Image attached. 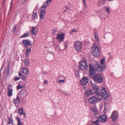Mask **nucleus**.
Returning a JSON list of instances; mask_svg holds the SVG:
<instances>
[{
  "mask_svg": "<svg viewBox=\"0 0 125 125\" xmlns=\"http://www.w3.org/2000/svg\"><path fill=\"white\" fill-rule=\"evenodd\" d=\"M73 30L71 31H70V34H73Z\"/></svg>",
  "mask_w": 125,
  "mask_h": 125,
  "instance_id": "obj_45",
  "label": "nucleus"
},
{
  "mask_svg": "<svg viewBox=\"0 0 125 125\" xmlns=\"http://www.w3.org/2000/svg\"><path fill=\"white\" fill-rule=\"evenodd\" d=\"M22 43L24 47L26 48H27L28 46H31L32 45L31 42L29 40L27 39L23 40Z\"/></svg>",
  "mask_w": 125,
  "mask_h": 125,
  "instance_id": "obj_7",
  "label": "nucleus"
},
{
  "mask_svg": "<svg viewBox=\"0 0 125 125\" xmlns=\"http://www.w3.org/2000/svg\"><path fill=\"white\" fill-rule=\"evenodd\" d=\"M13 122V121L12 118L11 117L9 119L8 124H10L12 123Z\"/></svg>",
  "mask_w": 125,
  "mask_h": 125,
  "instance_id": "obj_30",
  "label": "nucleus"
},
{
  "mask_svg": "<svg viewBox=\"0 0 125 125\" xmlns=\"http://www.w3.org/2000/svg\"><path fill=\"white\" fill-rule=\"evenodd\" d=\"M30 35V34L29 32H28L27 33L24 34L23 35L21 36L20 38H25L29 36Z\"/></svg>",
  "mask_w": 125,
  "mask_h": 125,
  "instance_id": "obj_25",
  "label": "nucleus"
},
{
  "mask_svg": "<svg viewBox=\"0 0 125 125\" xmlns=\"http://www.w3.org/2000/svg\"><path fill=\"white\" fill-rule=\"evenodd\" d=\"M18 111L19 112L20 115H23L24 116V118H25L26 117V113L24 112L22 108L19 109H18Z\"/></svg>",
  "mask_w": 125,
  "mask_h": 125,
  "instance_id": "obj_15",
  "label": "nucleus"
},
{
  "mask_svg": "<svg viewBox=\"0 0 125 125\" xmlns=\"http://www.w3.org/2000/svg\"><path fill=\"white\" fill-rule=\"evenodd\" d=\"M98 120L101 123H105L107 121V117L106 115H103L99 117Z\"/></svg>",
  "mask_w": 125,
  "mask_h": 125,
  "instance_id": "obj_8",
  "label": "nucleus"
},
{
  "mask_svg": "<svg viewBox=\"0 0 125 125\" xmlns=\"http://www.w3.org/2000/svg\"><path fill=\"white\" fill-rule=\"evenodd\" d=\"M82 46V43L80 42L76 41L74 42L73 47L77 52H79L81 51Z\"/></svg>",
  "mask_w": 125,
  "mask_h": 125,
  "instance_id": "obj_6",
  "label": "nucleus"
},
{
  "mask_svg": "<svg viewBox=\"0 0 125 125\" xmlns=\"http://www.w3.org/2000/svg\"><path fill=\"white\" fill-rule=\"evenodd\" d=\"M88 82V78L84 76L80 81V83L82 85H85L87 84Z\"/></svg>",
  "mask_w": 125,
  "mask_h": 125,
  "instance_id": "obj_10",
  "label": "nucleus"
},
{
  "mask_svg": "<svg viewBox=\"0 0 125 125\" xmlns=\"http://www.w3.org/2000/svg\"><path fill=\"white\" fill-rule=\"evenodd\" d=\"M27 48V49L26 50L25 54L26 56L28 57L29 56L30 53L31 51V48Z\"/></svg>",
  "mask_w": 125,
  "mask_h": 125,
  "instance_id": "obj_23",
  "label": "nucleus"
},
{
  "mask_svg": "<svg viewBox=\"0 0 125 125\" xmlns=\"http://www.w3.org/2000/svg\"><path fill=\"white\" fill-rule=\"evenodd\" d=\"M21 75H22V74L21 73H19V75L20 76V77H21Z\"/></svg>",
  "mask_w": 125,
  "mask_h": 125,
  "instance_id": "obj_48",
  "label": "nucleus"
},
{
  "mask_svg": "<svg viewBox=\"0 0 125 125\" xmlns=\"http://www.w3.org/2000/svg\"><path fill=\"white\" fill-rule=\"evenodd\" d=\"M52 0H47L46 3L47 4H49L51 2Z\"/></svg>",
  "mask_w": 125,
  "mask_h": 125,
  "instance_id": "obj_37",
  "label": "nucleus"
},
{
  "mask_svg": "<svg viewBox=\"0 0 125 125\" xmlns=\"http://www.w3.org/2000/svg\"><path fill=\"white\" fill-rule=\"evenodd\" d=\"M21 78L24 81H25L26 80V76L24 75H23L21 76Z\"/></svg>",
  "mask_w": 125,
  "mask_h": 125,
  "instance_id": "obj_33",
  "label": "nucleus"
},
{
  "mask_svg": "<svg viewBox=\"0 0 125 125\" xmlns=\"http://www.w3.org/2000/svg\"><path fill=\"white\" fill-rule=\"evenodd\" d=\"M58 82L59 83H64L65 82V81L64 80H58Z\"/></svg>",
  "mask_w": 125,
  "mask_h": 125,
  "instance_id": "obj_42",
  "label": "nucleus"
},
{
  "mask_svg": "<svg viewBox=\"0 0 125 125\" xmlns=\"http://www.w3.org/2000/svg\"><path fill=\"white\" fill-rule=\"evenodd\" d=\"M103 107V105H101L100 106V109H101L102 108V107Z\"/></svg>",
  "mask_w": 125,
  "mask_h": 125,
  "instance_id": "obj_46",
  "label": "nucleus"
},
{
  "mask_svg": "<svg viewBox=\"0 0 125 125\" xmlns=\"http://www.w3.org/2000/svg\"><path fill=\"white\" fill-rule=\"evenodd\" d=\"M22 2L23 3H24V2L26 0H21Z\"/></svg>",
  "mask_w": 125,
  "mask_h": 125,
  "instance_id": "obj_49",
  "label": "nucleus"
},
{
  "mask_svg": "<svg viewBox=\"0 0 125 125\" xmlns=\"http://www.w3.org/2000/svg\"><path fill=\"white\" fill-rule=\"evenodd\" d=\"M16 29V26H15L13 28V32H14L15 31Z\"/></svg>",
  "mask_w": 125,
  "mask_h": 125,
  "instance_id": "obj_44",
  "label": "nucleus"
},
{
  "mask_svg": "<svg viewBox=\"0 0 125 125\" xmlns=\"http://www.w3.org/2000/svg\"><path fill=\"white\" fill-rule=\"evenodd\" d=\"M23 88V87L20 84H19L17 87V88L18 89H22Z\"/></svg>",
  "mask_w": 125,
  "mask_h": 125,
  "instance_id": "obj_34",
  "label": "nucleus"
},
{
  "mask_svg": "<svg viewBox=\"0 0 125 125\" xmlns=\"http://www.w3.org/2000/svg\"><path fill=\"white\" fill-rule=\"evenodd\" d=\"M73 31L74 32L76 33L78 32V31L76 29H74L73 30Z\"/></svg>",
  "mask_w": 125,
  "mask_h": 125,
  "instance_id": "obj_43",
  "label": "nucleus"
},
{
  "mask_svg": "<svg viewBox=\"0 0 125 125\" xmlns=\"http://www.w3.org/2000/svg\"><path fill=\"white\" fill-rule=\"evenodd\" d=\"M23 62L25 66H28L30 65V62L29 59H25L23 61Z\"/></svg>",
  "mask_w": 125,
  "mask_h": 125,
  "instance_id": "obj_20",
  "label": "nucleus"
},
{
  "mask_svg": "<svg viewBox=\"0 0 125 125\" xmlns=\"http://www.w3.org/2000/svg\"><path fill=\"white\" fill-rule=\"evenodd\" d=\"M85 95L87 96H89L94 94L93 91L90 89H88L85 92Z\"/></svg>",
  "mask_w": 125,
  "mask_h": 125,
  "instance_id": "obj_19",
  "label": "nucleus"
},
{
  "mask_svg": "<svg viewBox=\"0 0 125 125\" xmlns=\"http://www.w3.org/2000/svg\"><path fill=\"white\" fill-rule=\"evenodd\" d=\"M20 77H17V76L16 77L14 80L15 81H18V80L20 79Z\"/></svg>",
  "mask_w": 125,
  "mask_h": 125,
  "instance_id": "obj_41",
  "label": "nucleus"
},
{
  "mask_svg": "<svg viewBox=\"0 0 125 125\" xmlns=\"http://www.w3.org/2000/svg\"><path fill=\"white\" fill-rule=\"evenodd\" d=\"M117 112L116 111H114L113 112L110 116L113 122H115L117 118Z\"/></svg>",
  "mask_w": 125,
  "mask_h": 125,
  "instance_id": "obj_11",
  "label": "nucleus"
},
{
  "mask_svg": "<svg viewBox=\"0 0 125 125\" xmlns=\"http://www.w3.org/2000/svg\"><path fill=\"white\" fill-rule=\"evenodd\" d=\"M75 74L77 76V77H78L79 76V74L78 71H76L75 72Z\"/></svg>",
  "mask_w": 125,
  "mask_h": 125,
  "instance_id": "obj_38",
  "label": "nucleus"
},
{
  "mask_svg": "<svg viewBox=\"0 0 125 125\" xmlns=\"http://www.w3.org/2000/svg\"><path fill=\"white\" fill-rule=\"evenodd\" d=\"M21 70L22 73L24 75L28 74L29 71V69L26 67L22 68Z\"/></svg>",
  "mask_w": 125,
  "mask_h": 125,
  "instance_id": "obj_17",
  "label": "nucleus"
},
{
  "mask_svg": "<svg viewBox=\"0 0 125 125\" xmlns=\"http://www.w3.org/2000/svg\"><path fill=\"white\" fill-rule=\"evenodd\" d=\"M65 7L66 8V10H67L69 9V8L67 6H66Z\"/></svg>",
  "mask_w": 125,
  "mask_h": 125,
  "instance_id": "obj_47",
  "label": "nucleus"
},
{
  "mask_svg": "<svg viewBox=\"0 0 125 125\" xmlns=\"http://www.w3.org/2000/svg\"><path fill=\"white\" fill-rule=\"evenodd\" d=\"M12 87V85L10 84H9L8 86L7 87L8 90L7 94L8 96L9 97L13 95V90L10 88V87Z\"/></svg>",
  "mask_w": 125,
  "mask_h": 125,
  "instance_id": "obj_12",
  "label": "nucleus"
},
{
  "mask_svg": "<svg viewBox=\"0 0 125 125\" xmlns=\"http://www.w3.org/2000/svg\"><path fill=\"white\" fill-rule=\"evenodd\" d=\"M11 6H10V10H11Z\"/></svg>",
  "mask_w": 125,
  "mask_h": 125,
  "instance_id": "obj_51",
  "label": "nucleus"
},
{
  "mask_svg": "<svg viewBox=\"0 0 125 125\" xmlns=\"http://www.w3.org/2000/svg\"><path fill=\"white\" fill-rule=\"evenodd\" d=\"M83 4L84 5V7L85 8H86L87 7V6L86 5V3H85V1H83Z\"/></svg>",
  "mask_w": 125,
  "mask_h": 125,
  "instance_id": "obj_40",
  "label": "nucleus"
},
{
  "mask_svg": "<svg viewBox=\"0 0 125 125\" xmlns=\"http://www.w3.org/2000/svg\"><path fill=\"white\" fill-rule=\"evenodd\" d=\"M105 59H102L100 60V64L103 66H105Z\"/></svg>",
  "mask_w": 125,
  "mask_h": 125,
  "instance_id": "obj_29",
  "label": "nucleus"
},
{
  "mask_svg": "<svg viewBox=\"0 0 125 125\" xmlns=\"http://www.w3.org/2000/svg\"><path fill=\"white\" fill-rule=\"evenodd\" d=\"M91 87H92V89H94L97 87V85L95 83L91 82Z\"/></svg>",
  "mask_w": 125,
  "mask_h": 125,
  "instance_id": "obj_27",
  "label": "nucleus"
},
{
  "mask_svg": "<svg viewBox=\"0 0 125 125\" xmlns=\"http://www.w3.org/2000/svg\"><path fill=\"white\" fill-rule=\"evenodd\" d=\"M94 37V40L95 41L98 42L99 41V36L98 33H95Z\"/></svg>",
  "mask_w": 125,
  "mask_h": 125,
  "instance_id": "obj_22",
  "label": "nucleus"
},
{
  "mask_svg": "<svg viewBox=\"0 0 125 125\" xmlns=\"http://www.w3.org/2000/svg\"><path fill=\"white\" fill-rule=\"evenodd\" d=\"M91 52L94 56H97L99 55V49L96 43H94L92 46Z\"/></svg>",
  "mask_w": 125,
  "mask_h": 125,
  "instance_id": "obj_4",
  "label": "nucleus"
},
{
  "mask_svg": "<svg viewBox=\"0 0 125 125\" xmlns=\"http://www.w3.org/2000/svg\"><path fill=\"white\" fill-rule=\"evenodd\" d=\"M104 107H105V109H106V107H105V105Z\"/></svg>",
  "mask_w": 125,
  "mask_h": 125,
  "instance_id": "obj_54",
  "label": "nucleus"
},
{
  "mask_svg": "<svg viewBox=\"0 0 125 125\" xmlns=\"http://www.w3.org/2000/svg\"><path fill=\"white\" fill-rule=\"evenodd\" d=\"M95 72H89V76L96 82L98 83H102L103 78L101 75L99 74H95Z\"/></svg>",
  "mask_w": 125,
  "mask_h": 125,
  "instance_id": "obj_2",
  "label": "nucleus"
},
{
  "mask_svg": "<svg viewBox=\"0 0 125 125\" xmlns=\"http://www.w3.org/2000/svg\"><path fill=\"white\" fill-rule=\"evenodd\" d=\"M27 92L25 91L21 90L19 92V94L22 97H25L27 96Z\"/></svg>",
  "mask_w": 125,
  "mask_h": 125,
  "instance_id": "obj_18",
  "label": "nucleus"
},
{
  "mask_svg": "<svg viewBox=\"0 0 125 125\" xmlns=\"http://www.w3.org/2000/svg\"><path fill=\"white\" fill-rule=\"evenodd\" d=\"M93 123L94 124L96 125H98L99 124V123L98 122V121L97 120H96L94 122H93Z\"/></svg>",
  "mask_w": 125,
  "mask_h": 125,
  "instance_id": "obj_39",
  "label": "nucleus"
},
{
  "mask_svg": "<svg viewBox=\"0 0 125 125\" xmlns=\"http://www.w3.org/2000/svg\"><path fill=\"white\" fill-rule=\"evenodd\" d=\"M43 83L44 84L46 85H47L48 83V81L46 80H45L43 81Z\"/></svg>",
  "mask_w": 125,
  "mask_h": 125,
  "instance_id": "obj_35",
  "label": "nucleus"
},
{
  "mask_svg": "<svg viewBox=\"0 0 125 125\" xmlns=\"http://www.w3.org/2000/svg\"><path fill=\"white\" fill-rule=\"evenodd\" d=\"M37 16V12L34 13L32 16V19H35Z\"/></svg>",
  "mask_w": 125,
  "mask_h": 125,
  "instance_id": "obj_32",
  "label": "nucleus"
},
{
  "mask_svg": "<svg viewBox=\"0 0 125 125\" xmlns=\"http://www.w3.org/2000/svg\"><path fill=\"white\" fill-rule=\"evenodd\" d=\"M46 13V11L44 9H41L39 15L40 18L42 20L44 18V16Z\"/></svg>",
  "mask_w": 125,
  "mask_h": 125,
  "instance_id": "obj_14",
  "label": "nucleus"
},
{
  "mask_svg": "<svg viewBox=\"0 0 125 125\" xmlns=\"http://www.w3.org/2000/svg\"><path fill=\"white\" fill-rule=\"evenodd\" d=\"M47 4L46 5H43L41 7V9H44L45 10V9L46 7L47 6Z\"/></svg>",
  "mask_w": 125,
  "mask_h": 125,
  "instance_id": "obj_36",
  "label": "nucleus"
},
{
  "mask_svg": "<svg viewBox=\"0 0 125 125\" xmlns=\"http://www.w3.org/2000/svg\"><path fill=\"white\" fill-rule=\"evenodd\" d=\"M17 119L18 120L17 125H22V123L21 122L20 118H17Z\"/></svg>",
  "mask_w": 125,
  "mask_h": 125,
  "instance_id": "obj_31",
  "label": "nucleus"
},
{
  "mask_svg": "<svg viewBox=\"0 0 125 125\" xmlns=\"http://www.w3.org/2000/svg\"><path fill=\"white\" fill-rule=\"evenodd\" d=\"M83 1H85V0H83Z\"/></svg>",
  "mask_w": 125,
  "mask_h": 125,
  "instance_id": "obj_53",
  "label": "nucleus"
},
{
  "mask_svg": "<svg viewBox=\"0 0 125 125\" xmlns=\"http://www.w3.org/2000/svg\"><path fill=\"white\" fill-rule=\"evenodd\" d=\"M104 9H105L106 11L108 13H110V7L107 6H104Z\"/></svg>",
  "mask_w": 125,
  "mask_h": 125,
  "instance_id": "obj_28",
  "label": "nucleus"
},
{
  "mask_svg": "<svg viewBox=\"0 0 125 125\" xmlns=\"http://www.w3.org/2000/svg\"><path fill=\"white\" fill-rule=\"evenodd\" d=\"M4 0V1H5V0Z\"/></svg>",
  "mask_w": 125,
  "mask_h": 125,
  "instance_id": "obj_55",
  "label": "nucleus"
},
{
  "mask_svg": "<svg viewBox=\"0 0 125 125\" xmlns=\"http://www.w3.org/2000/svg\"><path fill=\"white\" fill-rule=\"evenodd\" d=\"M12 1L11 2V3H10V5H11H11H12Z\"/></svg>",
  "mask_w": 125,
  "mask_h": 125,
  "instance_id": "obj_50",
  "label": "nucleus"
},
{
  "mask_svg": "<svg viewBox=\"0 0 125 125\" xmlns=\"http://www.w3.org/2000/svg\"><path fill=\"white\" fill-rule=\"evenodd\" d=\"M93 91V93H94V94H95L96 96H98V95H101L102 97L103 96L101 95H99L100 94V92L99 89V88L98 87H97L94 89H92Z\"/></svg>",
  "mask_w": 125,
  "mask_h": 125,
  "instance_id": "obj_16",
  "label": "nucleus"
},
{
  "mask_svg": "<svg viewBox=\"0 0 125 125\" xmlns=\"http://www.w3.org/2000/svg\"><path fill=\"white\" fill-rule=\"evenodd\" d=\"M79 66L80 69L83 70H85L88 68V66L86 60L83 59L79 62Z\"/></svg>",
  "mask_w": 125,
  "mask_h": 125,
  "instance_id": "obj_5",
  "label": "nucleus"
},
{
  "mask_svg": "<svg viewBox=\"0 0 125 125\" xmlns=\"http://www.w3.org/2000/svg\"><path fill=\"white\" fill-rule=\"evenodd\" d=\"M91 110L94 113L95 115L98 114V111L96 108L94 107H92L91 108Z\"/></svg>",
  "mask_w": 125,
  "mask_h": 125,
  "instance_id": "obj_24",
  "label": "nucleus"
},
{
  "mask_svg": "<svg viewBox=\"0 0 125 125\" xmlns=\"http://www.w3.org/2000/svg\"><path fill=\"white\" fill-rule=\"evenodd\" d=\"M109 1H113V0H108Z\"/></svg>",
  "mask_w": 125,
  "mask_h": 125,
  "instance_id": "obj_52",
  "label": "nucleus"
},
{
  "mask_svg": "<svg viewBox=\"0 0 125 125\" xmlns=\"http://www.w3.org/2000/svg\"><path fill=\"white\" fill-rule=\"evenodd\" d=\"M65 34L63 33H61L57 34L56 38L60 42L63 41L64 39Z\"/></svg>",
  "mask_w": 125,
  "mask_h": 125,
  "instance_id": "obj_13",
  "label": "nucleus"
},
{
  "mask_svg": "<svg viewBox=\"0 0 125 125\" xmlns=\"http://www.w3.org/2000/svg\"><path fill=\"white\" fill-rule=\"evenodd\" d=\"M101 94H100L99 95H101L103 96V98L104 97L105 98H107L108 97V95L106 92L105 88L102 86H101Z\"/></svg>",
  "mask_w": 125,
  "mask_h": 125,
  "instance_id": "obj_9",
  "label": "nucleus"
},
{
  "mask_svg": "<svg viewBox=\"0 0 125 125\" xmlns=\"http://www.w3.org/2000/svg\"><path fill=\"white\" fill-rule=\"evenodd\" d=\"M95 63L94 65L90 63L89 65V72L95 73L96 71L98 72L102 71L105 68V66H104L100 64L98 61H94Z\"/></svg>",
  "mask_w": 125,
  "mask_h": 125,
  "instance_id": "obj_1",
  "label": "nucleus"
},
{
  "mask_svg": "<svg viewBox=\"0 0 125 125\" xmlns=\"http://www.w3.org/2000/svg\"><path fill=\"white\" fill-rule=\"evenodd\" d=\"M20 98L17 95L16 98L13 99V103L15 104H17L19 103Z\"/></svg>",
  "mask_w": 125,
  "mask_h": 125,
  "instance_id": "obj_21",
  "label": "nucleus"
},
{
  "mask_svg": "<svg viewBox=\"0 0 125 125\" xmlns=\"http://www.w3.org/2000/svg\"><path fill=\"white\" fill-rule=\"evenodd\" d=\"M36 28L35 27H32L31 30V32L32 35H36V32L35 31Z\"/></svg>",
  "mask_w": 125,
  "mask_h": 125,
  "instance_id": "obj_26",
  "label": "nucleus"
},
{
  "mask_svg": "<svg viewBox=\"0 0 125 125\" xmlns=\"http://www.w3.org/2000/svg\"><path fill=\"white\" fill-rule=\"evenodd\" d=\"M102 96L101 95L98 96L94 95L90 97L88 99V100L90 103L94 104L97 101H100L102 100Z\"/></svg>",
  "mask_w": 125,
  "mask_h": 125,
  "instance_id": "obj_3",
  "label": "nucleus"
}]
</instances>
